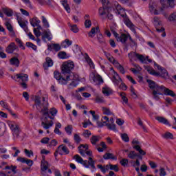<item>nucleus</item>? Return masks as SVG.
<instances>
[{"mask_svg":"<svg viewBox=\"0 0 176 176\" xmlns=\"http://www.w3.org/2000/svg\"><path fill=\"white\" fill-rule=\"evenodd\" d=\"M34 102L37 109H41V112L43 113L41 126H43V129L45 130H48V129H50V127H52L53 124H54L53 121H52L54 118L49 115V103L45 97H43L41 102V97L39 96H35ZM49 119L52 120L47 123Z\"/></svg>","mask_w":176,"mask_h":176,"instance_id":"1","label":"nucleus"},{"mask_svg":"<svg viewBox=\"0 0 176 176\" xmlns=\"http://www.w3.org/2000/svg\"><path fill=\"white\" fill-rule=\"evenodd\" d=\"M147 83L152 91L153 98L157 101L160 98L159 96H163V93L165 96H170V97H175L176 96L174 91L166 88L164 85H159L153 80H147Z\"/></svg>","mask_w":176,"mask_h":176,"instance_id":"2","label":"nucleus"},{"mask_svg":"<svg viewBox=\"0 0 176 176\" xmlns=\"http://www.w3.org/2000/svg\"><path fill=\"white\" fill-rule=\"evenodd\" d=\"M111 5L112 8L113 9H116L115 12L116 13V14H119L120 16H121V17H123L124 24H126L129 27V28H130L131 31H132L133 34H137L134 24L131 23V21H130V19L126 17V11H124V9L122 8V6H120V3H118V1H113Z\"/></svg>","mask_w":176,"mask_h":176,"instance_id":"3","label":"nucleus"},{"mask_svg":"<svg viewBox=\"0 0 176 176\" xmlns=\"http://www.w3.org/2000/svg\"><path fill=\"white\" fill-rule=\"evenodd\" d=\"M154 65L155 68H157L160 72L155 71V69L151 67H146V70L150 75H153V76H161V78H164V79H167V78H168V72H167L166 69L157 63H155Z\"/></svg>","mask_w":176,"mask_h":176,"instance_id":"4","label":"nucleus"},{"mask_svg":"<svg viewBox=\"0 0 176 176\" xmlns=\"http://www.w3.org/2000/svg\"><path fill=\"white\" fill-rule=\"evenodd\" d=\"M54 78L58 80V83L60 85H67L69 80H72V79H76L78 76H74V74H67L64 76H61V73L58 71H55L54 72Z\"/></svg>","mask_w":176,"mask_h":176,"instance_id":"5","label":"nucleus"},{"mask_svg":"<svg viewBox=\"0 0 176 176\" xmlns=\"http://www.w3.org/2000/svg\"><path fill=\"white\" fill-rule=\"evenodd\" d=\"M128 57L130 61L135 60V58H138L140 63L142 64H148V63H152V60L149 59V56H144L142 54H140L137 52H131L128 54Z\"/></svg>","mask_w":176,"mask_h":176,"instance_id":"6","label":"nucleus"},{"mask_svg":"<svg viewBox=\"0 0 176 176\" xmlns=\"http://www.w3.org/2000/svg\"><path fill=\"white\" fill-rule=\"evenodd\" d=\"M75 68V64L72 61H67L63 63L61 67L62 74L63 75H69V74H74L72 72V69Z\"/></svg>","mask_w":176,"mask_h":176,"instance_id":"7","label":"nucleus"},{"mask_svg":"<svg viewBox=\"0 0 176 176\" xmlns=\"http://www.w3.org/2000/svg\"><path fill=\"white\" fill-rule=\"evenodd\" d=\"M103 6L100 7L98 10V14L100 17L103 18L104 16H107L108 14V11L109 10V8H111V3H109V1L108 0H100Z\"/></svg>","mask_w":176,"mask_h":176,"instance_id":"8","label":"nucleus"},{"mask_svg":"<svg viewBox=\"0 0 176 176\" xmlns=\"http://www.w3.org/2000/svg\"><path fill=\"white\" fill-rule=\"evenodd\" d=\"M8 126L10 130L12 131L14 137L17 138V137L20 135V133L21 131V129H20V126H19V124H16L14 122H10L8 123Z\"/></svg>","mask_w":176,"mask_h":176,"instance_id":"9","label":"nucleus"},{"mask_svg":"<svg viewBox=\"0 0 176 176\" xmlns=\"http://www.w3.org/2000/svg\"><path fill=\"white\" fill-rule=\"evenodd\" d=\"M78 151L80 155H81L82 157L86 156V155L87 156H93V152L89 150V146L87 144H80L78 146Z\"/></svg>","mask_w":176,"mask_h":176,"instance_id":"10","label":"nucleus"},{"mask_svg":"<svg viewBox=\"0 0 176 176\" xmlns=\"http://www.w3.org/2000/svg\"><path fill=\"white\" fill-rule=\"evenodd\" d=\"M4 170H11L4 172L5 176H12L17 174V166H6Z\"/></svg>","mask_w":176,"mask_h":176,"instance_id":"11","label":"nucleus"},{"mask_svg":"<svg viewBox=\"0 0 176 176\" xmlns=\"http://www.w3.org/2000/svg\"><path fill=\"white\" fill-rule=\"evenodd\" d=\"M69 75H73V76H77L76 79L74 78L72 80H69V82L72 80V82L68 85V89H75L78 86V82L79 81V75L75 73H71Z\"/></svg>","mask_w":176,"mask_h":176,"instance_id":"12","label":"nucleus"},{"mask_svg":"<svg viewBox=\"0 0 176 176\" xmlns=\"http://www.w3.org/2000/svg\"><path fill=\"white\" fill-rule=\"evenodd\" d=\"M15 50H19V47L16 45L14 42L10 43L8 47L6 48V52L8 54H12Z\"/></svg>","mask_w":176,"mask_h":176,"instance_id":"13","label":"nucleus"},{"mask_svg":"<svg viewBox=\"0 0 176 176\" xmlns=\"http://www.w3.org/2000/svg\"><path fill=\"white\" fill-rule=\"evenodd\" d=\"M17 21L20 27L27 32L28 31V27H27L28 21L23 20V18H17Z\"/></svg>","mask_w":176,"mask_h":176,"instance_id":"14","label":"nucleus"},{"mask_svg":"<svg viewBox=\"0 0 176 176\" xmlns=\"http://www.w3.org/2000/svg\"><path fill=\"white\" fill-rule=\"evenodd\" d=\"M58 151L59 155H61L69 154V150H68V147H67V146L64 144H60L58 147Z\"/></svg>","mask_w":176,"mask_h":176,"instance_id":"15","label":"nucleus"},{"mask_svg":"<svg viewBox=\"0 0 176 176\" xmlns=\"http://www.w3.org/2000/svg\"><path fill=\"white\" fill-rule=\"evenodd\" d=\"M92 75V80L94 83H95V85H101V83H104V80L102 79V77H101V76L94 74H93Z\"/></svg>","mask_w":176,"mask_h":176,"instance_id":"16","label":"nucleus"},{"mask_svg":"<svg viewBox=\"0 0 176 176\" xmlns=\"http://www.w3.org/2000/svg\"><path fill=\"white\" fill-rule=\"evenodd\" d=\"M16 160L21 163H25L29 167H32V164H34V161L25 157H18Z\"/></svg>","mask_w":176,"mask_h":176,"instance_id":"17","label":"nucleus"},{"mask_svg":"<svg viewBox=\"0 0 176 176\" xmlns=\"http://www.w3.org/2000/svg\"><path fill=\"white\" fill-rule=\"evenodd\" d=\"M112 75H113V82L115 83V85H119L120 82H122V78L120 76H119V74L115 72V70L112 71Z\"/></svg>","mask_w":176,"mask_h":176,"instance_id":"18","label":"nucleus"},{"mask_svg":"<svg viewBox=\"0 0 176 176\" xmlns=\"http://www.w3.org/2000/svg\"><path fill=\"white\" fill-rule=\"evenodd\" d=\"M164 8H166V6H163V7H161L160 8V10H157L155 8V7H153V6H149V10L151 13H153V14H155L156 16H157V14L162 13V12L164 10Z\"/></svg>","mask_w":176,"mask_h":176,"instance_id":"19","label":"nucleus"},{"mask_svg":"<svg viewBox=\"0 0 176 176\" xmlns=\"http://www.w3.org/2000/svg\"><path fill=\"white\" fill-rule=\"evenodd\" d=\"M155 119L157 120V122H159L160 123H162V124H165L166 126H170L171 124H170V122H168V120H167L166 118L164 117H162V116H157L155 118Z\"/></svg>","mask_w":176,"mask_h":176,"instance_id":"20","label":"nucleus"},{"mask_svg":"<svg viewBox=\"0 0 176 176\" xmlns=\"http://www.w3.org/2000/svg\"><path fill=\"white\" fill-rule=\"evenodd\" d=\"M129 35H130V34H122L117 38V41L121 42V43H123V44L126 43V42H127V39H129Z\"/></svg>","mask_w":176,"mask_h":176,"instance_id":"21","label":"nucleus"},{"mask_svg":"<svg viewBox=\"0 0 176 176\" xmlns=\"http://www.w3.org/2000/svg\"><path fill=\"white\" fill-rule=\"evenodd\" d=\"M10 64L17 68L20 66V60L17 57L14 56L10 59Z\"/></svg>","mask_w":176,"mask_h":176,"instance_id":"22","label":"nucleus"},{"mask_svg":"<svg viewBox=\"0 0 176 176\" xmlns=\"http://www.w3.org/2000/svg\"><path fill=\"white\" fill-rule=\"evenodd\" d=\"M113 118H111L109 120V123L106 124V126H107L109 130H113V131H115L116 130V125L113 123Z\"/></svg>","mask_w":176,"mask_h":176,"instance_id":"23","label":"nucleus"},{"mask_svg":"<svg viewBox=\"0 0 176 176\" xmlns=\"http://www.w3.org/2000/svg\"><path fill=\"white\" fill-rule=\"evenodd\" d=\"M46 63H43V68L44 69H47L49 67H53V60L51 58L47 57L46 58Z\"/></svg>","mask_w":176,"mask_h":176,"instance_id":"24","label":"nucleus"},{"mask_svg":"<svg viewBox=\"0 0 176 176\" xmlns=\"http://www.w3.org/2000/svg\"><path fill=\"white\" fill-rule=\"evenodd\" d=\"M0 105L2 107V108H4V109H6L7 111H8V112H10L11 115H13V111H12V109H10V107L9 106L8 102L3 100H1Z\"/></svg>","mask_w":176,"mask_h":176,"instance_id":"25","label":"nucleus"},{"mask_svg":"<svg viewBox=\"0 0 176 176\" xmlns=\"http://www.w3.org/2000/svg\"><path fill=\"white\" fill-rule=\"evenodd\" d=\"M48 50H54L55 52H60V50H61V45H60V44H51L48 45Z\"/></svg>","mask_w":176,"mask_h":176,"instance_id":"26","label":"nucleus"},{"mask_svg":"<svg viewBox=\"0 0 176 176\" xmlns=\"http://www.w3.org/2000/svg\"><path fill=\"white\" fill-rule=\"evenodd\" d=\"M84 58L85 59V61L89 65L90 68H92L93 69H94V63H93V60H91V58H90V56H89V54H85L84 56Z\"/></svg>","mask_w":176,"mask_h":176,"instance_id":"27","label":"nucleus"},{"mask_svg":"<svg viewBox=\"0 0 176 176\" xmlns=\"http://www.w3.org/2000/svg\"><path fill=\"white\" fill-rule=\"evenodd\" d=\"M16 79H19L21 82H28V75L24 74H16Z\"/></svg>","mask_w":176,"mask_h":176,"instance_id":"28","label":"nucleus"},{"mask_svg":"<svg viewBox=\"0 0 176 176\" xmlns=\"http://www.w3.org/2000/svg\"><path fill=\"white\" fill-rule=\"evenodd\" d=\"M2 11L5 15L8 17H12L13 16V10L8 8H3Z\"/></svg>","mask_w":176,"mask_h":176,"instance_id":"29","label":"nucleus"},{"mask_svg":"<svg viewBox=\"0 0 176 176\" xmlns=\"http://www.w3.org/2000/svg\"><path fill=\"white\" fill-rule=\"evenodd\" d=\"M50 167V165L49 164V162H47L46 160H43L41 161V171H46V170H48V168Z\"/></svg>","mask_w":176,"mask_h":176,"instance_id":"30","label":"nucleus"},{"mask_svg":"<svg viewBox=\"0 0 176 176\" xmlns=\"http://www.w3.org/2000/svg\"><path fill=\"white\" fill-rule=\"evenodd\" d=\"M71 45H72V41H71L68 38H66L62 42L60 46H61V47L66 49V47H69V46H71Z\"/></svg>","mask_w":176,"mask_h":176,"instance_id":"31","label":"nucleus"},{"mask_svg":"<svg viewBox=\"0 0 176 176\" xmlns=\"http://www.w3.org/2000/svg\"><path fill=\"white\" fill-rule=\"evenodd\" d=\"M30 22L32 27H38L39 25V23H41V20H39L36 17H34V18L30 19Z\"/></svg>","mask_w":176,"mask_h":176,"instance_id":"32","label":"nucleus"},{"mask_svg":"<svg viewBox=\"0 0 176 176\" xmlns=\"http://www.w3.org/2000/svg\"><path fill=\"white\" fill-rule=\"evenodd\" d=\"M103 159H104V160H109V159H111V160H116L117 158L116 156H115L113 154L106 153L103 155Z\"/></svg>","mask_w":176,"mask_h":176,"instance_id":"33","label":"nucleus"},{"mask_svg":"<svg viewBox=\"0 0 176 176\" xmlns=\"http://www.w3.org/2000/svg\"><path fill=\"white\" fill-rule=\"evenodd\" d=\"M100 140H101L100 136L93 135L90 139V142L92 145H97V143L98 141H100Z\"/></svg>","mask_w":176,"mask_h":176,"instance_id":"34","label":"nucleus"},{"mask_svg":"<svg viewBox=\"0 0 176 176\" xmlns=\"http://www.w3.org/2000/svg\"><path fill=\"white\" fill-rule=\"evenodd\" d=\"M134 65L135 68L130 69V71L131 72H133V74L136 75V74L141 72L142 68H141V67H140V65Z\"/></svg>","mask_w":176,"mask_h":176,"instance_id":"35","label":"nucleus"},{"mask_svg":"<svg viewBox=\"0 0 176 176\" xmlns=\"http://www.w3.org/2000/svg\"><path fill=\"white\" fill-rule=\"evenodd\" d=\"M98 28H92L91 31L88 33V35L90 38H94L96 36V33L98 32Z\"/></svg>","mask_w":176,"mask_h":176,"instance_id":"36","label":"nucleus"},{"mask_svg":"<svg viewBox=\"0 0 176 176\" xmlns=\"http://www.w3.org/2000/svg\"><path fill=\"white\" fill-rule=\"evenodd\" d=\"M133 149H135V151H138L139 152L140 155H142V156H145L146 155V153L141 148V146L140 145H135L133 146Z\"/></svg>","mask_w":176,"mask_h":176,"instance_id":"37","label":"nucleus"},{"mask_svg":"<svg viewBox=\"0 0 176 176\" xmlns=\"http://www.w3.org/2000/svg\"><path fill=\"white\" fill-rule=\"evenodd\" d=\"M102 93L104 95L108 97L109 96H111V94H112V90L111 89V88L105 87L102 89Z\"/></svg>","mask_w":176,"mask_h":176,"instance_id":"38","label":"nucleus"},{"mask_svg":"<svg viewBox=\"0 0 176 176\" xmlns=\"http://www.w3.org/2000/svg\"><path fill=\"white\" fill-rule=\"evenodd\" d=\"M46 39H47V41H52V34L47 33V32H45L42 36V41L46 42Z\"/></svg>","mask_w":176,"mask_h":176,"instance_id":"39","label":"nucleus"},{"mask_svg":"<svg viewBox=\"0 0 176 176\" xmlns=\"http://www.w3.org/2000/svg\"><path fill=\"white\" fill-rule=\"evenodd\" d=\"M162 137L165 138V140H173L174 138V135L170 132L165 133L162 135Z\"/></svg>","mask_w":176,"mask_h":176,"instance_id":"40","label":"nucleus"},{"mask_svg":"<svg viewBox=\"0 0 176 176\" xmlns=\"http://www.w3.org/2000/svg\"><path fill=\"white\" fill-rule=\"evenodd\" d=\"M61 3H62L63 6H64L66 12H67V13H71V8H69L68 3H67V1H65V0L62 1Z\"/></svg>","mask_w":176,"mask_h":176,"instance_id":"41","label":"nucleus"},{"mask_svg":"<svg viewBox=\"0 0 176 176\" xmlns=\"http://www.w3.org/2000/svg\"><path fill=\"white\" fill-rule=\"evenodd\" d=\"M69 26L70 27L71 31H72V32H74V34H77V32H79V28H78V25H71V23H69Z\"/></svg>","mask_w":176,"mask_h":176,"instance_id":"42","label":"nucleus"},{"mask_svg":"<svg viewBox=\"0 0 176 176\" xmlns=\"http://www.w3.org/2000/svg\"><path fill=\"white\" fill-rule=\"evenodd\" d=\"M15 41L21 49H22L23 50H25L24 43H23V41L20 38H16Z\"/></svg>","mask_w":176,"mask_h":176,"instance_id":"43","label":"nucleus"},{"mask_svg":"<svg viewBox=\"0 0 176 176\" xmlns=\"http://www.w3.org/2000/svg\"><path fill=\"white\" fill-rule=\"evenodd\" d=\"M115 67L117 68V69H118V71H120L121 74L123 75L125 74L126 72L124 71V67H123L120 63H118Z\"/></svg>","mask_w":176,"mask_h":176,"instance_id":"44","label":"nucleus"},{"mask_svg":"<svg viewBox=\"0 0 176 176\" xmlns=\"http://www.w3.org/2000/svg\"><path fill=\"white\" fill-rule=\"evenodd\" d=\"M121 138L124 142H129V141H130V138H129V135H127V133H122Z\"/></svg>","mask_w":176,"mask_h":176,"instance_id":"45","label":"nucleus"},{"mask_svg":"<svg viewBox=\"0 0 176 176\" xmlns=\"http://www.w3.org/2000/svg\"><path fill=\"white\" fill-rule=\"evenodd\" d=\"M102 109L104 115H113V113L109 108L102 107Z\"/></svg>","mask_w":176,"mask_h":176,"instance_id":"46","label":"nucleus"},{"mask_svg":"<svg viewBox=\"0 0 176 176\" xmlns=\"http://www.w3.org/2000/svg\"><path fill=\"white\" fill-rule=\"evenodd\" d=\"M25 45L27 47H31L34 51H36V50L38 49V47H36V45L31 42H27Z\"/></svg>","mask_w":176,"mask_h":176,"instance_id":"47","label":"nucleus"},{"mask_svg":"<svg viewBox=\"0 0 176 176\" xmlns=\"http://www.w3.org/2000/svg\"><path fill=\"white\" fill-rule=\"evenodd\" d=\"M57 144H58V142L55 139L52 140L50 142H49L47 146L50 148H52V146H56Z\"/></svg>","mask_w":176,"mask_h":176,"instance_id":"48","label":"nucleus"},{"mask_svg":"<svg viewBox=\"0 0 176 176\" xmlns=\"http://www.w3.org/2000/svg\"><path fill=\"white\" fill-rule=\"evenodd\" d=\"M120 164H121V166H122V167H127V166H129V160L122 159L120 161Z\"/></svg>","mask_w":176,"mask_h":176,"instance_id":"49","label":"nucleus"},{"mask_svg":"<svg viewBox=\"0 0 176 176\" xmlns=\"http://www.w3.org/2000/svg\"><path fill=\"white\" fill-rule=\"evenodd\" d=\"M88 164L89 166H91L92 168H96V166L94 165V160H93V156H89Z\"/></svg>","mask_w":176,"mask_h":176,"instance_id":"50","label":"nucleus"},{"mask_svg":"<svg viewBox=\"0 0 176 176\" xmlns=\"http://www.w3.org/2000/svg\"><path fill=\"white\" fill-rule=\"evenodd\" d=\"M98 41L99 43H105V39H104V36L101 34H98L97 35Z\"/></svg>","mask_w":176,"mask_h":176,"instance_id":"51","label":"nucleus"},{"mask_svg":"<svg viewBox=\"0 0 176 176\" xmlns=\"http://www.w3.org/2000/svg\"><path fill=\"white\" fill-rule=\"evenodd\" d=\"M65 130L69 135L72 134V125H68L67 127L65 128Z\"/></svg>","mask_w":176,"mask_h":176,"instance_id":"52","label":"nucleus"},{"mask_svg":"<svg viewBox=\"0 0 176 176\" xmlns=\"http://www.w3.org/2000/svg\"><path fill=\"white\" fill-rule=\"evenodd\" d=\"M137 156H138V155L137 153H135V151H131L128 154V157H129V159H135V157H137Z\"/></svg>","mask_w":176,"mask_h":176,"instance_id":"53","label":"nucleus"},{"mask_svg":"<svg viewBox=\"0 0 176 176\" xmlns=\"http://www.w3.org/2000/svg\"><path fill=\"white\" fill-rule=\"evenodd\" d=\"M82 135L85 138H89V137L91 135V132L89 130H85L82 133Z\"/></svg>","mask_w":176,"mask_h":176,"instance_id":"54","label":"nucleus"},{"mask_svg":"<svg viewBox=\"0 0 176 176\" xmlns=\"http://www.w3.org/2000/svg\"><path fill=\"white\" fill-rule=\"evenodd\" d=\"M74 140L76 144H79L82 141V138H80V136H79V135L76 133L74 134Z\"/></svg>","mask_w":176,"mask_h":176,"instance_id":"55","label":"nucleus"},{"mask_svg":"<svg viewBox=\"0 0 176 176\" xmlns=\"http://www.w3.org/2000/svg\"><path fill=\"white\" fill-rule=\"evenodd\" d=\"M58 57L59 58H61L62 60H64V58H67V53H65V52H60L58 54Z\"/></svg>","mask_w":176,"mask_h":176,"instance_id":"56","label":"nucleus"},{"mask_svg":"<svg viewBox=\"0 0 176 176\" xmlns=\"http://www.w3.org/2000/svg\"><path fill=\"white\" fill-rule=\"evenodd\" d=\"M42 20H43V24L44 25V27H45V28H49L50 25H49V22L47 21V19H46V18L43 16Z\"/></svg>","mask_w":176,"mask_h":176,"instance_id":"57","label":"nucleus"},{"mask_svg":"<svg viewBox=\"0 0 176 176\" xmlns=\"http://www.w3.org/2000/svg\"><path fill=\"white\" fill-rule=\"evenodd\" d=\"M74 158L75 159L77 163H80L81 164L82 162H83V159L79 155H75Z\"/></svg>","mask_w":176,"mask_h":176,"instance_id":"58","label":"nucleus"},{"mask_svg":"<svg viewBox=\"0 0 176 176\" xmlns=\"http://www.w3.org/2000/svg\"><path fill=\"white\" fill-rule=\"evenodd\" d=\"M109 61L111 63L112 65H114V67L119 63L118 60L113 58V56H111V58H108Z\"/></svg>","mask_w":176,"mask_h":176,"instance_id":"59","label":"nucleus"},{"mask_svg":"<svg viewBox=\"0 0 176 176\" xmlns=\"http://www.w3.org/2000/svg\"><path fill=\"white\" fill-rule=\"evenodd\" d=\"M129 41H130V45L132 47H134V46H137V41H135V40H133V38H131V36L129 35Z\"/></svg>","mask_w":176,"mask_h":176,"instance_id":"60","label":"nucleus"},{"mask_svg":"<svg viewBox=\"0 0 176 176\" xmlns=\"http://www.w3.org/2000/svg\"><path fill=\"white\" fill-rule=\"evenodd\" d=\"M6 26L7 30H8V31L10 32H13V27L12 26L10 23L6 22Z\"/></svg>","mask_w":176,"mask_h":176,"instance_id":"61","label":"nucleus"},{"mask_svg":"<svg viewBox=\"0 0 176 176\" xmlns=\"http://www.w3.org/2000/svg\"><path fill=\"white\" fill-rule=\"evenodd\" d=\"M52 170L54 171L55 176H61V172H60V170L56 169V168H52Z\"/></svg>","mask_w":176,"mask_h":176,"instance_id":"62","label":"nucleus"},{"mask_svg":"<svg viewBox=\"0 0 176 176\" xmlns=\"http://www.w3.org/2000/svg\"><path fill=\"white\" fill-rule=\"evenodd\" d=\"M110 170H113V171L118 173V171H119V167L118 166V165H112L110 164Z\"/></svg>","mask_w":176,"mask_h":176,"instance_id":"63","label":"nucleus"},{"mask_svg":"<svg viewBox=\"0 0 176 176\" xmlns=\"http://www.w3.org/2000/svg\"><path fill=\"white\" fill-rule=\"evenodd\" d=\"M169 21H176V13L171 14L168 17Z\"/></svg>","mask_w":176,"mask_h":176,"instance_id":"64","label":"nucleus"}]
</instances>
